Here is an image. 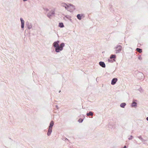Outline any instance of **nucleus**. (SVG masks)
<instances>
[{
	"mask_svg": "<svg viewBox=\"0 0 148 148\" xmlns=\"http://www.w3.org/2000/svg\"><path fill=\"white\" fill-rule=\"evenodd\" d=\"M60 41L57 40L54 42L53 44V46L54 47L55 51L56 52H59L60 51L63 50V48L65 46V44L63 42L61 43L59 45Z\"/></svg>",
	"mask_w": 148,
	"mask_h": 148,
	"instance_id": "obj_1",
	"label": "nucleus"
},
{
	"mask_svg": "<svg viewBox=\"0 0 148 148\" xmlns=\"http://www.w3.org/2000/svg\"><path fill=\"white\" fill-rule=\"evenodd\" d=\"M122 49V47L121 45H117L114 48L115 53H120Z\"/></svg>",
	"mask_w": 148,
	"mask_h": 148,
	"instance_id": "obj_2",
	"label": "nucleus"
},
{
	"mask_svg": "<svg viewBox=\"0 0 148 148\" xmlns=\"http://www.w3.org/2000/svg\"><path fill=\"white\" fill-rule=\"evenodd\" d=\"M25 25L27 26V28L29 29H31L32 27V24L28 21L26 22Z\"/></svg>",
	"mask_w": 148,
	"mask_h": 148,
	"instance_id": "obj_3",
	"label": "nucleus"
},
{
	"mask_svg": "<svg viewBox=\"0 0 148 148\" xmlns=\"http://www.w3.org/2000/svg\"><path fill=\"white\" fill-rule=\"evenodd\" d=\"M54 14L55 12L54 10H52L47 14V16L49 18H51V16L53 15H54Z\"/></svg>",
	"mask_w": 148,
	"mask_h": 148,
	"instance_id": "obj_4",
	"label": "nucleus"
},
{
	"mask_svg": "<svg viewBox=\"0 0 148 148\" xmlns=\"http://www.w3.org/2000/svg\"><path fill=\"white\" fill-rule=\"evenodd\" d=\"M20 20L21 22V27L22 29H23L24 27L25 21L23 18H21Z\"/></svg>",
	"mask_w": 148,
	"mask_h": 148,
	"instance_id": "obj_5",
	"label": "nucleus"
},
{
	"mask_svg": "<svg viewBox=\"0 0 148 148\" xmlns=\"http://www.w3.org/2000/svg\"><path fill=\"white\" fill-rule=\"evenodd\" d=\"M137 100H136L134 99L132 101V102L131 104V106L132 107H134L136 106L137 105V103H136Z\"/></svg>",
	"mask_w": 148,
	"mask_h": 148,
	"instance_id": "obj_6",
	"label": "nucleus"
},
{
	"mask_svg": "<svg viewBox=\"0 0 148 148\" xmlns=\"http://www.w3.org/2000/svg\"><path fill=\"white\" fill-rule=\"evenodd\" d=\"M117 79L116 78H114L111 81V84L112 85H114L117 82Z\"/></svg>",
	"mask_w": 148,
	"mask_h": 148,
	"instance_id": "obj_7",
	"label": "nucleus"
},
{
	"mask_svg": "<svg viewBox=\"0 0 148 148\" xmlns=\"http://www.w3.org/2000/svg\"><path fill=\"white\" fill-rule=\"evenodd\" d=\"M99 64L103 68H105L106 67V65L104 62H103L100 61L99 62Z\"/></svg>",
	"mask_w": 148,
	"mask_h": 148,
	"instance_id": "obj_8",
	"label": "nucleus"
},
{
	"mask_svg": "<svg viewBox=\"0 0 148 148\" xmlns=\"http://www.w3.org/2000/svg\"><path fill=\"white\" fill-rule=\"evenodd\" d=\"M52 132V129L48 128V132L47 133V135L48 136H49Z\"/></svg>",
	"mask_w": 148,
	"mask_h": 148,
	"instance_id": "obj_9",
	"label": "nucleus"
},
{
	"mask_svg": "<svg viewBox=\"0 0 148 148\" xmlns=\"http://www.w3.org/2000/svg\"><path fill=\"white\" fill-rule=\"evenodd\" d=\"M62 6L64 7L67 10L69 8V6L65 3H62L61 4Z\"/></svg>",
	"mask_w": 148,
	"mask_h": 148,
	"instance_id": "obj_10",
	"label": "nucleus"
},
{
	"mask_svg": "<svg viewBox=\"0 0 148 148\" xmlns=\"http://www.w3.org/2000/svg\"><path fill=\"white\" fill-rule=\"evenodd\" d=\"M83 15H84L83 14H78L77 15V17L78 19L79 20H81L82 19V17Z\"/></svg>",
	"mask_w": 148,
	"mask_h": 148,
	"instance_id": "obj_11",
	"label": "nucleus"
},
{
	"mask_svg": "<svg viewBox=\"0 0 148 148\" xmlns=\"http://www.w3.org/2000/svg\"><path fill=\"white\" fill-rule=\"evenodd\" d=\"M54 124L53 121H51L50 122L49 128L52 129Z\"/></svg>",
	"mask_w": 148,
	"mask_h": 148,
	"instance_id": "obj_12",
	"label": "nucleus"
},
{
	"mask_svg": "<svg viewBox=\"0 0 148 148\" xmlns=\"http://www.w3.org/2000/svg\"><path fill=\"white\" fill-rule=\"evenodd\" d=\"M94 112H93L90 111L89 112H88L86 114V115L87 116H92Z\"/></svg>",
	"mask_w": 148,
	"mask_h": 148,
	"instance_id": "obj_13",
	"label": "nucleus"
},
{
	"mask_svg": "<svg viewBox=\"0 0 148 148\" xmlns=\"http://www.w3.org/2000/svg\"><path fill=\"white\" fill-rule=\"evenodd\" d=\"M116 58V56L115 54H112L111 55V56H110V59H113V60L115 61L114 59Z\"/></svg>",
	"mask_w": 148,
	"mask_h": 148,
	"instance_id": "obj_14",
	"label": "nucleus"
},
{
	"mask_svg": "<svg viewBox=\"0 0 148 148\" xmlns=\"http://www.w3.org/2000/svg\"><path fill=\"white\" fill-rule=\"evenodd\" d=\"M126 105V103H122L120 105V106L121 108H124Z\"/></svg>",
	"mask_w": 148,
	"mask_h": 148,
	"instance_id": "obj_15",
	"label": "nucleus"
},
{
	"mask_svg": "<svg viewBox=\"0 0 148 148\" xmlns=\"http://www.w3.org/2000/svg\"><path fill=\"white\" fill-rule=\"evenodd\" d=\"M136 51H137L139 53H141L142 52V49L138 48H137L136 49Z\"/></svg>",
	"mask_w": 148,
	"mask_h": 148,
	"instance_id": "obj_16",
	"label": "nucleus"
},
{
	"mask_svg": "<svg viewBox=\"0 0 148 148\" xmlns=\"http://www.w3.org/2000/svg\"><path fill=\"white\" fill-rule=\"evenodd\" d=\"M59 27H60L62 28L64 27V25L63 23H59Z\"/></svg>",
	"mask_w": 148,
	"mask_h": 148,
	"instance_id": "obj_17",
	"label": "nucleus"
},
{
	"mask_svg": "<svg viewBox=\"0 0 148 148\" xmlns=\"http://www.w3.org/2000/svg\"><path fill=\"white\" fill-rule=\"evenodd\" d=\"M83 120L81 119V118H80L78 120V121L80 123H82L83 121Z\"/></svg>",
	"mask_w": 148,
	"mask_h": 148,
	"instance_id": "obj_18",
	"label": "nucleus"
},
{
	"mask_svg": "<svg viewBox=\"0 0 148 148\" xmlns=\"http://www.w3.org/2000/svg\"><path fill=\"white\" fill-rule=\"evenodd\" d=\"M133 137H134L132 136L131 135L130 137L128 138V139L129 140H131L133 138Z\"/></svg>",
	"mask_w": 148,
	"mask_h": 148,
	"instance_id": "obj_19",
	"label": "nucleus"
},
{
	"mask_svg": "<svg viewBox=\"0 0 148 148\" xmlns=\"http://www.w3.org/2000/svg\"><path fill=\"white\" fill-rule=\"evenodd\" d=\"M65 17L68 19H69L70 18V16L69 15L65 16Z\"/></svg>",
	"mask_w": 148,
	"mask_h": 148,
	"instance_id": "obj_20",
	"label": "nucleus"
},
{
	"mask_svg": "<svg viewBox=\"0 0 148 148\" xmlns=\"http://www.w3.org/2000/svg\"><path fill=\"white\" fill-rule=\"evenodd\" d=\"M137 137L138 138H139L141 140V139H142V138H143L141 136H138Z\"/></svg>",
	"mask_w": 148,
	"mask_h": 148,
	"instance_id": "obj_21",
	"label": "nucleus"
},
{
	"mask_svg": "<svg viewBox=\"0 0 148 148\" xmlns=\"http://www.w3.org/2000/svg\"><path fill=\"white\" fill-rule=\"evenodd\" d=\"M139 90L140 92H143V89L141 88L139 89Z\"/></svg>",
	"mask_w": 148,
	"mask_h": 148,
	"instance_id": "obj_22",
	"label": "nucleus"
},
{
	"mask_svg": "<svg viewBox=\"0 0 148 148\" xmlns=\"http://www.w3.org/2000/svg\"><path fill=\"white\" fill-rule=\"evenodd\" d=\"M138 58L140 60H141L142 59V58L141 57V56H139L138 57Z\"/></svg>",
	"mask_w": 148,
	"mask_h": 148,
	"instance_id": "obj_23",
	"label": "nucleus"
},
{
	"mask_svg": "<svg viewBox=\"0 0 148 148\" xmlns=\"http://www.w3.org/2000/svg\"><path fill=\"white\" fill-rule=\"evenodd\" d=\"M108 61L109 62H113L112 60H111L110 59H108Z\"/></svg>",
	"mask_w": 148,
	"mask_h": 148,
	"instance_id": "obj_24",
	"label": "nucleus"
},
{
	"mask_svg": "<svg viewBox=\"0 0 148 148\" xmlns=\"http://www.w3.org/2000/svg\"><path fill=\"white\" fill-rule=\"evenodd\" d=\"M141 140L143 142H145V139H143V138H142V139H141Z\"/></svg>",
	"mask_w": 148,
	"mask_h": 148,
	"instance_id": "obj_25",
	"label": "nucleus"
},
{
	"mask_svg": "<svg viewBox=\"0 0 148 148\" xmlns=\"http://www.w3.org/2000/svg\"><path fill=\"white\" fill-rule=\"evenodd\" d=\"M122 148H127V147L126 145H125L123 147H122Z\"/></svg>",
	"mask_w": 148,
	"mask_h": 148,
	"instance_id": "obj_26",
	"label": "nucleus"
},
{
	"mask_svg": "<svg viewBox=\"0 0 148 148\" xmlns=\"http://www.w3.org/2000/svg\"><path fill=\"white\" fill-rule=\"evenodd\" d=\"M56 108L57 109H58V106L57 105H56Z\"/></svg>",
	"mask_w": 148,
	"mask_h": 148,
	"instance_id": "obj_27",
	"label": "nucleus"
},
{
	"mask_svg": "<svg viewBox=\"0 0 148 148\" xmlns=\"http://www.w3.org/2000/svg\"><path fill=\"white\" fill-rule=\"evenodd\" d=\"M146 119L147 120V121H148V117H147L146 118Z\"/></svg>",
	"mask_w": 148,
	"mask_h": 148,
	"instance_id": "obj_28",
	"label": "nucleus"
},
{
	"mask_svg": "<svg viewBox=\"0 0 148 148\" xmlns=\"http://www.w3.org/2000/svg\"><path fill=\"white\" fill-rule=\"evenodd\" d=\"M27 0H23V1H27Z\"/></svg>",
	"mask_w": 148,
	"mask_h": 148,
	"instance_id": "obj_29",
	"label": "nucleus"
},
{
	"mask_svg": "<svg viewBox=\"0 0 148 148\" xmlns=\"http://www.w3.org/2000/svg\"><path fill=\"white\" fill-rule=\"evenodd\" d=\"M61 92V90H60L59 92Z\"/></svg>",
	"mask_w": 148,
	"mask_h": 148,
	"instance_id": "obj_30",
	"label": "nucleus"
}]
</instances>
